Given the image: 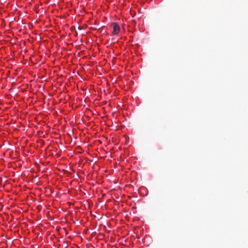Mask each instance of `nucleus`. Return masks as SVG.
Returning <instances> with one entry per match:
<instances>
[{
  "instance_id": "obj_1",
  "label": "nucleus",
  "mask_w": 248,
  "mask_h": 248,
  "mask_svg": "<svg viewBox=\"0 0 248 248\" xmlns=\"http://www.w3.org/2000/svg\"><path fill=\"white\" fill-rule=\"evenodd\" d=\"M111 26L113 28V33L114 34H118L120 31V27L119 25L115 22L111 24Z\"/></svg>"
}]
</instances>
